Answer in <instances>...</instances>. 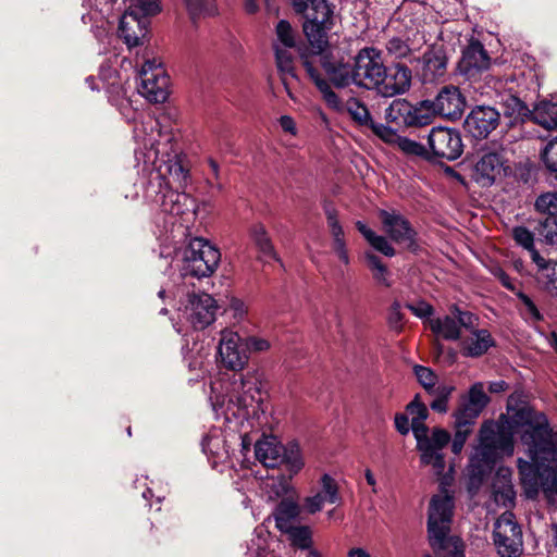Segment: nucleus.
<instances>
[{"instance_id": "f257e3e1", "label": "nucleus", "mask_w": 557, "mask_h": 557, "mask_svg": "<svg viewBox=\"0 0 557 557\" xmlns=\"http://www.w3.org/2000/svg\"><path fill=\"white\" fill-rule=\"evenodd\" d=\"M510 414L502 413L498 419L486 420L479 431V459L472 463L471 475L482 481L505 456H511L515 450V434L519 433L522 444L529 434L537 428H544L549 422L545 413L537 412L532 407L523 405L517 408L508 407Z\"/></svg>"}, {"instance_id": "f03ea898", "label": "nucleus", "mask_w": 557, "mask_h": 557, "mask_svg": "<svg viewBox=\"0 0 557 557\" xmlns=\"http://www.w3.org/2000/svg\"><path fill=\"white\" fill-rule=\"evenodd\" d=\"M293 9L305 18L302 23L304 34L309 41L307 47H312L317 52L322 48H329L327 32L334 25V4L327 0H292Z\"/></svg>"}, {"instance_id": "7ed1b4c3", "label": "nucleus", "mask_w": 557, "mask_h": 557, "mask_svg": "<svg viewBox=\"0 0 557 557\" xmlns=\"http://www.w3.org/2000/svg\"><path fill=\"white\" fill-rule=\"evenodd\" d=\"M411 430L417 441V449L420 451L421 463L431 465L440 474L445 470L446 460L442 449L450 442V433L440 426L430 429L424 421H411Z\"/></svg>"}, {"instance_id": "20e7f679", "label": "nucleus", "mask_w": 557, "mask_h": 557, "mask_svg": "<svg viewBox=\"0 0 557 557\" xmlns=\"http://www.w3.org/2000/svg\"><path fill=\"white\" fill-rule=\"evenodd\" d=\"M255 455L267 468L284 466L292 473H298L305 466L300 446L296 441L282 445L274 436H263L255 444Z\"/></svg>"}, {"instance_id": "39448f33", "label": "nucleus", "mask_w": 557, "mask_h": 557, "mask_svg": "<svg viewBox=\"0 0 557 557\" xmlns=\"http://www.w3.org/2000/svg\"><path fill=\"white\" fill-rule=\"evenodd\" d=\"M220 260L221 252L215 246L207 239L194 237L184 250L183 270L185 275L208 277L214 273Z\"/></svg>"}, {"instance_id": "423d86ee", "label": "nucleus", "mask_w": 557, "mask_h": 557, "mask_svg": "<svg viewBox=\"0 0 557 557\" xmlns=\"http://www.w3.org/2000/svg\"><path fill=\"white\" fill-rule=\"evenodd\" d=\"M383 53L375 47H364L354 57V85L373 90L380 86L382 74L385 73Z\"/></svg>"}, {"instance_id": "0eeeda50", "label": "nucleus", "mask_w": 557, "mask_h": 557, "mask_svg": "<svg viewBox=\"0 0 557 557\" xmlns=\"http://www.w3.org/2000/svg\"><path fill=\"white\" fill-rule=\"evenodd\" d=\"M428 151L430 163L438 164L440 160H457L463 152L460 132L448 127H432L428 134Z\"/></svg>"}, {"instance_id": "6e6552de", "label": "nucleus", "mask_w": 557, "mask_h": 557, "mask_svg": "<svg viewBox=\"0 0 557 557\" xmlns=\"http://www.w3.org/2000/svg\"><path fill=\"white\" fill-rule=\"evenodd\" d=\"M528 437L523 444L528 446L531 460L539 462L546 473L552 474L553 469H557V432L548 423L535 429L533 435L529 434Z\"/></svg>"}, {"instance_id": "1a4fd4ad", "label": "nucleus", "mask_w": 557, "mask_h": 557, "mask_svg": "<svg viewBox=\"0 0 557 557\" xmlns=\"http://www.w3.org/2000/svg\"><path fill=\"white\" fill-rule=\"evenodd\" d=\"M466 106V97L459 87L453 85L444 86L433 100H422V107L429 115V124L436 115L451 121L458 120L462 116Z\"/></svg>"}, {"instance_id": "9d476101", "label": "nucleus", "mask_w": 557, "mask_h": 557, "mask_svg": "<svg viewBox=\"0 0 557 557\" xmlns=\"http://www.w3.org/2000/svg\"><path fill=\"white\" fill-rule=\"evenodd\" d=\"M307 55L309 62H313V58H319V63L330 82L337 88H344L354 84L352 78V64L344 62L343 60H334L333 53L329 48H322L321 52H317L312 47L302 45L299 47V60L301 61V54Z\"/></svg>"}, {"instance_id": "9b49d317", "label": "nucleus", "mask_w": 557, "mask_h": 557, "mask_svg": "<svg viewBox=\"0 0 557 557\" xmlns=\"http://www.w3.org/2000/svg\"><path fill=\"white\" fill-rule=\"evenodd\" d=\"M500 125V111L492 106L476 104L467 114L462 128L474 140L486 139Z\"/></svg>"}, {"instance_id": "f8f14e48", "label": "nucleus", "mask_w": 557, "mask_h": 557, "mask_svg": "<svg viewBox=\"0 0 557 557\" xmlns=\"http://www.w3.org/2000/svg\"><path fill=\"white\" fill-rule=\"evenodd\" d=\"M379 218L387 236L398 245H405L410 252H418V233L410 221L395 211L380 210Z\"/></svg>"}, {"instance_id": "ddd939ff", "label": "nucleus", "mask_w": 557, "mask_h": 557, "mask_svg": "<svg viewBox=\"0 0 557 557\" xmlns=\"http://www.w3.org/2000/svg\"><path fill=\"white\" fill-rule=\"evenodd\" d=\"M385 121L404 129L429 125V115L422 101L413 106L406 99H395L385 110Z\"/></svg>"}, {"instance_id": "4468645a", "label": "nucleus", "mask_w": 557, "mask_h": 557, "mask_svg": "<svg viewBox=\"0 0 557 557\" xmlns=\"http://www.w3.org/2000/svg\"><path fill=\"white\" fill-rule=\"evenodd\" d=\"M535 210L546 215L534 226L535 233L548 245H557V190L543 193L536 197Z\"/></svg>"}, {"instance_id": "2eb2a0df", "label": "nucleus", "mask_w": 557, "mask_h": 557, "mask_svg": "<svg viewBox=\"0 0 557 557\" xmlns=\"http://www.w3.org/2000/svg\"><path fill=\"white\" fill-rule=\"evenodd\" d=\"M491 65V57L481 41L471 39L457 63V71L467 79L476 78Z\"/></svg>"}, {"instance_id": "dca6fc26", "label": "nucleus", "mask_w": 557, "mask_h": 557, "mask_svg": "<svg viewBox=\"0 0 557 557\" xmlns=\"http://www.w3.org/2000/svg\"><path fill=\"white\" fill-rule=\"evenodd\" d=\"M448 49L444 44H433L424 51L421 62L420 79L423 84H431L445 77L448 64Z\"/></svg>"}, {"instance_id": "f3484780", "label": "nucleus", "mask_w": 557, "mask_h": 557, "mask_svg": "<svg viewBox=\"0 0 557 557\" xmlns=\"http://www.w3.org/2000/svg\"><path fill=\"white\" fill-rule=\"evenodd\" d=\"M188 321L195 330H203L215 320L218 310L215 299L207 293L188 294Z\"/></svg>"}, {"instance_id": "a211bd4d", "label": "nucleus", "mask_w": 557, "mask_h": 557, "mask_svg": "<svg viewBox=\"0 0 557 557\" xmlns=\"http://www.w3.org/2000/svg\"><path fill=\"white\" fill-rule=\"evenodd\" d=\"M493 541L502 557H519L521 550V530L511 520H498L493 531Z\"/></svg>"}, {"instance_id": "6ab92c4d", "label": "nucleus", "mask_w": 557, "mask_h": 557, "mask_svg": "<svg viewBox=\"0 0 557 557\" xmlns=\"http://www.w3.org/2000/svg\"><path fill=\"white\" fill-rule=\"evenodd\" d=\"M218 356L223 368L238 372L248 362V354L243 345V337L237 333L224 335L218 348Z\"/></svg>"}, {"instance_id": "aec40b11", "label": "nucleus", "mask_w": 557, "mask_h": 557, "mask_svg": "<svg viewBox=\"0 0 557 557\" xmlns=\"http://www.w3.org/2000/svg\"><path fill=\"white\" fill-rule=\"evenodd\" d=\"M411 70L404 63H395L385 66V73L382 74V82L375 90L384 97H393L404 94L410 88Z\"/></svg>"}, {"instance_id": "412c9836", "label": "nucleus", "mask_w": 557, "mask_h": 557, "mask_svg": "<svg viewBox=\"0 0 557 557\" xmlns=\"http://www.w3.org/2000/svg\"><path fill=\"white\" fill-rule=\"evenodd\" d=\"M180 189L169 186L161 191L158 199L161 210L172 215L196 214L198 208L196 199L185 189L182 191Z\"/></svg>"}, {"instance_id": "4be33fe9", "label": "nucleus", "mask_w": 557, "mask_h": 557, "mask_svg": "<svg viewBox=\"0 0 557 557\" xmlns=\"http://www.w3.org/2000/svg\"><path fill=\"white\" fill-rule=\"evenodd\" d=\"M435 515L429 513L428 535L431 547L442 550H450L453 557H465L462 543L456 536H448L449 529L443 524Z\"/></svg>"}, {"instance_id": "5701e85b", "label": "nucleus", "mask_w": 557, "mask_h": 557, "mask_svg": "<svg viewBox=\"0 0 557 557\" xmlns=\"http://www.w3.org/2000/svg\"><path fill=\"white\" fill-rule=\"evenodd\" d=\"M149 23V20L141 18L135 9H128L119 22L120 37L129 48L141 46L148 34Z\"/></svg>"}, {"instance_id": "b1692460", "label": "nucleus", "mask_w": 557, "mask_h": 557, "mask_svg": "<svg viewBox=\"0 0 557 557\" xmlns=\"http://www.w3.org/2000/svg\"><path fill=\"white\" fill-rule=\"evenodd\" d=\"M140 94L152 103H163L169 98L170 77L164 69L157 70V73L140 72Z\"/></svg>"}, {"instance_id": "393cba45", "label": "nucleus", "mask_w": 557, "mask_h": 557, "mask_svg": "<svg viewBox=\"0 0 557 557\" xmlns=\"http://www.w3.org/2000/svg\"><path fill=\"white\" fill-rule=\"evenodd\" d=\"M503 168V158L497 152L483 153L471 168V180L483 188L491 187Z\"/></svg>"}, {"instance_id": "a878e982", "label": "nucleus", "mask_w": 557, "mask_h": 557, "mask_svg": "<svg viewBox=\"0 0 557 557\" xmlns=\"http://www.w3.org/2000/svg\"><path fill=\"white\" fill-rule=\"evenodd\" d=\"M496 104H498L499 108L497 109L500 111V116L503 115L506 120V126L508 128L529 122L530 109L518 96L507 92L499 95Z\"/></svg>"}, {"instance_id": "bb28decb", "label": "nucleus", "mask_w": 557, "mask_h": 557, "mask_svg": "<svg viewBox=\"0 0 557 557\" xmlns=\"http://www.w3.org/2000/svg\"><path fill=\"white\" fill-rule=\"evenodd\" d=\"M496 345V341L488 330L473 329L471 336L460 342V352L467 358H480Z\"/></svg>"}, {"instance_id": "cd10ccee", "label": "nucleus", "mask_w": 557, "mask_h": 557, "mask_svg": "<svg viewBox=\"0 0 557 557\" xmlns=\"http://www.w3.org/2000/svg\"><path fill=\"white\" fill-rule=\"evenodd\" d=\"M518 470L528 496L533 497L537 495L540 486L546 487V472L539 462L519 459Z\"/></svg>"}, {"instance_id": "c85d7f7f", "label": "nucleus", "mask_w": 557, "mask_h": 557, "mask_svg": "<svg viewBox=\"0 0 557 557\" xmlns=\"http://www.w3.org/2000/svg\"><path fill=\"white\" fill-rule=\"evenodd\" d=\"M243 393L236 396V405L239 410H245L246 414H256L262 408L263 393L257 382L246 380L244 374H239Z\"/></svg>"}, {"instance_id": "c756f323", "label": "nucleus", "mask_w": 557, "mask_h": 557, "mask_svg": "<svg viewBox=\"0 0 557 557\" xmlns=\"http://www.w3.org/2000/svg\"><path fill=\"white\" fill-rule=\"evenodd\" d=\"M243 393L236 396V405L239 410H245L246 414H256L262 408L263 393L257 382L246 380L244 374H239Z\"/></svg>"}, {"instance_id": "7c9ffc66", "label": "nucleus", "mask_w": 557, "mask_h": 557, "mask_svg": "<svg viewBox=\"0 0 557 557\" xmlns=\"http://www.w3.org/2000/svg\"><path fill=\"white\" fill-rule=\"evenodd\" d=\"M160 174L161 176L169 175L165 187L175 184L176 188L185 189L190 182L189 169L185 164L184 158L180 154L169 159L164 164V170L160 169Z\"/></svg>"}, {"instance_id": "2f4dec72", "label": "nucleus", "mask_w": 557, "mask_h": 557, "mask_svg": "<svg viewBox=\"0 0 557 557\" xmlns=\"http://www.w3.org/2000/svg\"><path fill=\"white\" fill-rule=\"evenodd\" d=\"M301 65L305 67L309 78L313 82L318 90L322 94L325 102L332 108H338L341 100L337 94L332 89L327 79H325L313 62L307 60L306 54H301Z\"/></svg>"}, {"instance_id": "473e14b6", "label": "nucleus", "mask_w": 557, "mask_h": 557, "mask_svg": "<svg viewBox=\"0 0 557 557\" xmlns=\"http://www.w3.org/2000/svg\"><path fill=\"white\" fill-rule=\"evenodd\" d=\"M529 122L552 131L557 128V102L542 100L530 109Z\"/></svg>"}, {"instance_id": "72a5a7b5", "label": "nucleus", "mask_w": 557, "mask_h": 557, "mask_svg": "<svg viewBox=\"0 0 557 557\" xmlns=\"http://www.w3.org/2000/svg\"><path fill=\"white\" fill-rule=\"evenodd\" d=\"M248 233L253 245L262 256L259 259L269 258L281 262V259L274 249L272 239L262 223H253L250 225Z\"/></svg>"}, {"instance_id": "f704fd0d", "label": "nucleus", "mask_w": 557, "mask_h": 557, "mask_svg": "<svg viewBox=\"0 0 557 557\" xmlns=\"http://www.w3.org/2000/svg\"><path fill=\"white\" fill-rule=\"evenodd\" d=\"M299 513L300 507L293 496L282 497L273 511L275 527L281 532L286 530Z\"/></svg>"}, {"instance_id": "c9c22d12", "label": "nucleus", "mask_w": 557, "mask_h": 557, "mask_svg": "<svg viewBox=\"0 0 557 557\" xmlns=\"http://www.w3.org/2000/svg\"><path fill=\"white\" fill-rule=\"evenodd\" d=\"M429 327L432 333L447 341H458L461 336L459 324L453 314L429 320Z\"/></svg>"}, {"instance_id": "e433bc0d", "label": "nucleus", "mask_w": 557, "mask_h": 557, "mask_svg": "<svg viewBox=\"0 0 557 557\" xmlns=\"http://www.w3.org/2000/svg\"><path fill=\"white\" fill-rule=\"evenodd\" d=\"M356 228L364 237V239L379 252L389 258L396 255V249L388 243L386 237L377 235L363 222L357 221Z\"/></svg>"}, {"instance_id": "4c0bfd02", "label": "nucleus", "mask_w": 557, "mask_h": 557, "mask_svg": "<svg viewBox=\"0 0 557 557\" xmlns=\"http://www.w3.org/2000/svg\"><path fill=\"white\" fill-rule=\"evenodd\" d=\"M275 62H276L277 71L282 75L281 79L285 87V90L288 94V96L290 98H293L290 88H289L288 83H287L286 78L284 77V75L287 74L292 78H295L297 81L299 79L298 75L296 73L295 64H294V57L286 49L275 47Z\"/></svg>"}, {"instance_id": "58836bf2", "label": "nucleus", "mask_w": 557, "mask_h": 557, "mask_svg": "<svg viewBox=\"0 0 557 557\" xmlns=\"http://www.w3.org/2000/svg\"><path fill=\"white\" fill-rule=\"evenodd\" d=\"M540 288L550 296H557V261L550 262L536 275Z\"/></svg>"}, {"instance_id": "ea45409f", "label": "nucleus", "mask_w": 557, "mask_h": 557, "mask_svg": "<svg viewBox=\"0 0 557 557\" xmlns=\"http://www.w3.org/2000/svg\"><path fill=\"white\" fill-rule=\"evenodd\" d=\"M289 536L290 544L299 549H309L312 547V531L308 525H290L282 531Z\"/></svg>"}, {"instance_id": "a19ab883", "label": "nucleus", "mask_w": 557, "mask_h": 557, "mask_svg": "<svg viewBox=\"0 0 557 557\" xmlns=\"http://www.w3.org/2000/svg\"><path fill=\"white\" fill-rule=\"evenodd\" d=\"M364 259L368 268L372 272L373 280L385 287H391V282L388 281L389 270L385 263L381 260L379 256L373 252H366Z\"/></svg>"}, {"instance_id": "79ce46f5", "label": "nucleus", "mask_w": 557, "mask_h": 557, "mask_svg": "<svg viewBox=\"0 0 557 557\" xmlns=\"http://www.w3.org/2000/svg\"><path fill=\"white\" fill-rule=\"evenodd\" d=\"M275 33L277 40L285 47V48H294L299 55V47L302 45H309V41L307 42L300 40L299 42L296 41V32L292 27L290 23L286 20H281L276 24Z\"/></svg>"}, {"instance_id": "37998d69", "label": "nucleus", "mask_w": 557, "mask_h": 557, "mask_svg": "<svg viewBox=\"0 0 557 557\" xmlns=\"http://www.w3.org/2000/svg\"><path fill=\"white\" fill-rule=\"evenodd\" d=\"M184 2L193 22L216 13L215 0H184Z\"/></svg>"}, {"instance_id": "c03bdc74", "label": "nucleus", "mask_w": 557, "mask_h": 557, "mask_svg": "<svg viewBox=\"0 0 557 557\" xmlns=\"http://www.w3.org/2000/svg\"><path fill=\"white\" fill-rule=\"evenodd\" d=\"M347 112L352 121L361 127H369L373 122L368 107L357 98H350L347 101Z\"/></svg>"}, {"instance_id": "a18cd8bd", "label": "nucleus", "mask_w": 557, "mask_h": 557, "mask_svg": "<svg viewBox=\"0 0 557 557\" xmlns=\"http://www.w3.org/2000/svg\"><path fill=\"white\" fill-rule=\"evenodd\" d=\"M517 298L520 301L519 311L521 317L525 321H533V322H542L544 321V315L533 301V299L523 293L522 290H518L516 293Z\"/></svg>"}, {"instance_id": "49530a36", "label": "nucleus", "mask_w": 557, "mask_h": 557, "mask_svg": "<svg viewBox=\"0 0 557 557\" xmlns=\"http://www.w3.org/2000/svg\"><path fill=\"white\" fill-rule=\"evenodd\" d=\"M481 410L475 407L469 406L468 403L462 400L458 407V409L454 413L455 418V428L463 426L468 429H472L476 419L481 414Z\"/></svg>"}, {"instance_id": "de8ad7c7", "label": "nucleus", "mask_w": 557, "mask_h": 557, "mask_svg": "<svg viewBox=\"0 0 557 557\" xmlns=\"http://www.w3.org/2000/svg\"><path fill=\"white\" fill-rule=\"evenodd\" d=\"M396 145L406 156L416 157L430 163L428 147L421 143L400 136Z\"/></svg>"}, {"instance_id": "09e8293b", "label": "nucleus", "mask_w": 557, "mask_h": 557, "mask_svg": "<svg viewBox=\"0 0 557 557\" xmlns=\"http://www.w3.org/2000/svg\"><path fill=\"white\" fill-rule=\"evenodd\" d=\"M541 161L549 176L557 182V136L541 152Z\"/></svg>"}, {"instance_id": "8fccbe9b", "label": "nucleus", "mask_w": 557, "mask_h": 557, "mask_svg": "<svg viewBox=\"0 0 557 557\" xmlns=\"http://www.w3.org/2000/svg\"><path fill=\"white\" fill-rule=\"evenodd\" d=\"M455 389L453 385H438L431 394L435 397L430 404L431 409L438 413H446L449 398Z\"/></svg>"}, {"instance_id": "3c124183", "label": "nucleus", "mask_w": 557, "mask_h": 557, "mask_svg": "<svg viewBox=\"0 0 557 557\" xmlns=\"http://www.w3.org/2000/svg\"><path fill=\"white\" fill-rule=\"evenodd\" d=\"M368 128L371 129V132L376 137H379L382 141L389 144V145L397 144V141L400 137L398 135V132L400 129L397 128L392 123L386 122V124H383V123H377V122L373 121Z\"/></svg>"}, {"instance_id": "603ef678", "label": "nucleus", "mask_w": 557, "mask_h": 557, "mask_svg": "<svg viewBox=\"0 0 557 557\" xmlns=\"http://www.w3.org/2000/svg\"><path fill=\"white\" fill-rule=\"evenodd\" d=\"M471 407H475L479 410L483 411L485 407L490 404L491 398L484 392L483 383L476 382L471 385L468 392L467 398L463 399Z\"/></svg>"}, {"instance_id": "864d4df0", "label": "nucleus", "mask_w": 557, "mask_h": 557, "mask_svg": "<svg viewBox=\"0 0 557 557\" xmlns=\"http://www.w3.org/2000/svg\"><path fill=\"white\" fill-rule=\"evenodd\" d=\"M287 473H280L276 478L273 476V490L276 496L287 497L293 496L292 479L296 473H292L290 469H285Z\"/></svg>"}, {"instance_id": "5fc2aeb1", "label": "nucleus", "mask_w": 557, "mask_h": 557, "mask_svg": "<svg viewBox=\"0 0 557 557\" xmlns=\"http://www.w3.org/2000/svg\"><path fill=\"white\" fill-rule=\"evenodd\" d=\"M321 492L325 498V502L330 504H336L341 500L337 482L327 473H324L321 479Z\"/></svg>"}, {"instance_id": "6e6d98bb", "label": "nucleus", "mask_w": 557, "mask_h": 557, "mask_svg": "<svg viewBox=\"0 0 557 557\" xmlns=\"http://www.w3.org/2000/svg\"><path fill=\"white\" fill-rule=\"evenodd\" d=\"M429 513L435 515L442 522H449L451 517L449 499L440 496L432 497Z\"/></svg>"}, {"instance_id": "4d7b16f0", "label": "nucleus", "mask_w": 557, "mask_h": 557, "mask_svg": "<svg viewBox=\"0 0 557 557\" xmlns=\"http://www.w3.org/2000/svg\"><path fill=\"white\" fill-rule=\"evenodd\" d=\"M323 211L332 236L344 234V230L338 221V211L331 200L323 201Z\"/></svg>"}, {"instance_id": "13d9d810", "label": "nucleus", "mask_w": 557, "mask_h": 557, "mask_svg": "<svg viewBox=\"0 0 557 557\" xmlns=\"http://www.w3.org/2000/svg\"><path fill=\"white\" fill-rule=\"evenodd\" d=\"M414 374L428 394H432L437 387L435 386L437 376L430 368L417 364L414 367Z\"/></svg>"}, {"instance_id": "bf43d9fd", "label": "nucleus", "mask_w": 557, "mask_h": 557, "mask_svg": "<svg viewBox=\"0 0 557 557\" xmlns=\"http://www.w3.org/2000/svg\"><path fill=\"white\" fill-rule=\"evenodd\" d=\"M128 9H135L141 18L147 20L161 11L159 0H134Z\"/></svg>"}, {"instance_id": "052dcab7", "label": "nucleus", "mask_w": 557, "mask_h": 557, "mask_svg": "<svg viewBox=\"0 0 557 557\" xmlns=\"http://www.w3.org/2000/svg\"><path fill=\"white\" fill-rule=\"evenodd\" d=\"M406 412L412 416L411 421H425L430 416L429 409L421 400L420 394H416L413 399L407 404Z\"/></svg>"}, {"instance_id": "680f3d73", "label": "nucleus", "mask_w": 557, "mask_h": 557, "mask_svg": "<svg viewBox=\"0 0 557 557\" xmlns=\"http://www.w3.org/2000/svg\"><path fill=\"white\" fill-rule=\"evenodd\" d=\"M450 313L455 317L457 323L460 327H465L467 330H473V326L479 321L476 314L471 311L461 310L457 305H453L450 307Z\"/></svg>"}, {"instance_id": "e2e57ef3", "label": "nucleus", "mask_w": 557, "mask_h": 557, "mask_svg": "<svg viewBox=\"0 0 557 557\" xmlns=\"http://www.w3.org/2000/svg\"><path fill=\"white\" fill-rule=\"evenodd\" d=\"M512 238L515 242L524 248L530 250L534 246V233L525 226H516L512 228Z\"/></svg>"}, {"instance_id": "0e129e2a", "label": "nucleus", "mask_w": 557, "mask_h": 557, "mask_svg": "<svg viewBox=\"0 0 557 557\" xmlns=\"http://www.w3.org/2000/svg\"><path fill=\"white\" fill-rule=\"evenodd\" d=\"M405 307L411 311L417 318L431 320V315L434 313V307L425 300H419L417 304L407 302Z\"/></svg>"}, {"instance_id": "69168bd1", "label": "nucleus", "mask_w": 557, "mask_h": 557, "mask_svg": "<svg viewBox=\"0 0 557 557\" xmlns=\"http://www.w3.org/2000/svg\"><path fill=\"white\" fill-rule=\"evenodd\" d=\"M472 432V429H468V428H463V426H459V428H455V435H454V438L451 441V451L455 454V455H458L461 453L463 446H465V443L468 438V436L471 434Z\"/></svg>"}, {"instance_id": "338daca9", "label": "nucleus", "mask_w": 557, "mask_h": 557, "mask_svg": "<svg viewBox=\"0 0 557 557\" xmlns=\"http://www.w3.org/2000/svg\"><path fill=\"white\" fill-rule=\"evenodd\" d=\"M400 304L395 300L389 308L388 323L389 326L396 331H401L404 326L405 315L400 310Z\"/></svg>"}, {"instance_id": "774afa93", "label": "nucleus", "mask_w": 557, "mask_h": 557, "mask_svg": "<svg viewBox=\"0 0 557 557\" xmlns=\"http://www.w3.org/2000/svg\"><path fill=\"white\" fill-rule=\"evenodd\" d=\"M243 345L248 355L252 351L261 352V351H265L270 348V343L267 339L256 337V336H249V337L243 338Z\"/></svg>"}]
</instances>
